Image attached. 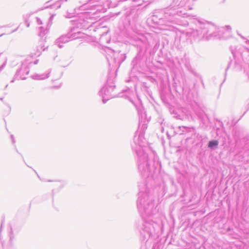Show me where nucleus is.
Wrapping results in <instances>:
<instances>
[{
    "label": "nucleus",
    "mask_w": 249,
    "mask_h": 249,
    "mask_svg": "<svg viewBox=\"0 0 249 249\" xmlns=\"http://www.w3.org/2000/svg\"><path fill=\"white\" fill-rule=\"evenodd\" d=\"M2 223H1V227H2Z\"/></svg>",
    "instance_id": "e433bc0d"
},
{
    "label": "nucleus",
    "mask_w": 249,
    "mask_h": 249,
    "mask_svg": "<svg viewBox=\"0 0 249 249\" xmlns=\"http://www.w3.org/2000/svg\"><path fill=\"white\" fill-rule=\"evenodd\" d=\"M10 230H11V232H10V233L9 234V240H10V242H11L13 238V231H12L11 228Z\"/></svg>",
    "instance_id": "412c9836"
},
{
    "label": "nucleus",
    "mask_w": 249,
    "mask_h": 249,
    "mask_svg": "<svg viewBox=\"0 0 249 249\" xmlns=\"http://www.w3.org/2000/svg\"><path fill=\"white\" fill-rule=\"evenodd\" d=\"M190 16L182 5L174 1L169 7L153 15L152 20L160 30H172L175 25H188V22L183 19Z\"/></svg>",
    "instance_id": "f03ea898"
},
{
    "label": "nucleus",
    "mask_w": 249,
    "mask_h": 249,
    "mask_svg": "<svg viewBox=\"0 0 249 249\" xmlns=\"http://www.w3.org/2000/svg\"><path fill=\"white\" fill-rule=\"evenodd\" d=\"M39 29H40V33H39L40 36H43L48 32V31L47 30L44 29V28L42 27H40L39 28Z\"/></svg>",
    "instance_id": "f3484780"
},
{
    "label": "nucleus",
    "mask_w": 249,
    "mask_h": 249,
    "mask_svg": "<svg viewBox=\"0 0 249 249\" xmlns=\"http://www.w3.org/2000/svg\"><path fill=\"white\" fill-rule=\"evenodd\" d=\"M93 7V1L89 0L88 2L80 6V9L81 10H92Z\"/></svg>",
    "instance_id": "9b49d317"
},
{
    "label": "nucleus",
    "mask_w": 249,
    "mask_h": 249,
    "mask_svg": "<svg viewBox=\"0 0 249 249\" xmlns=\"http://www.w3.org/2000/svg\"><path fill=\"white\" fill-rule=\"evenodd\" d=\"M201 83H202V84L203 86H204V83H203V82L202 80H201Z\"/></svg>",
    "instance_id": "72a5a7b5"
},
{
    "label": "nucleus",
    "mask_w": 249,
    "mask_h": 249,
    "mask_svg": "<svg viewBox=\"0 0 249 249\" xmlns=\"http://www.w3.org/2000/svg\"><path fill=\"white\" fill-rule=\"evenodd\" d=\"M174 117H176V118H177V119H178L183 120L182 118H180V115L175 116Z\"/></svg>",
    "instance_id": "cd10ccee"
},
{
    "label": "nucleus",
    "mask_w": 249,
    "mask_h": 249,
    "mask_svg": "<svg viewBox=\"0 0 249 249\" xmlns=\"http://www.w3.org/2000/svg\"><path fill=\"white\" fill-rule=\"evenodd\" d=\"M145 47V51H146L150 48L151 47V45H150V43L147 41V42L145 44V47Z\"/></svg>",
    "instance_id": "a211bd4d"
},
{
    "label": "nucleus",
    "mask_w": 249,
    "mask_h": 249,
    "mask_svg": "<svg viewBox=\"0 0 249 249\" xmlns=\"http://www.w3.org/2000/svg\"><path fill=\"white\" fill-rule=\"evenodd\" d=\"M7 59L6 58L4 62L3 63L2 65L0 67V71H1L6 66L7 63Z\"/></svg>",
    "instance_id": "6ab92c4d"
},
{
    "label": "nucleus",
    "mask_w": 249,
    "mask_h": 249,
    "mask_svg": "<svg viewBox=\"0 0 249 249\" xmlns=\"http://www.w3.org/2000/svg\"><path fill=\"white\" fill-rule=\"evenodd\" d=\"M1 27H0V28H1Z\"/></svg>",
    "instance_id": "4c0bfd02"
},
{
    "label": "nucleus",
    "mask_w": 249,
    "mask_h": 249,
    "mask_svg": "<svg viewBox=\"0 0 249 249\" xmlns=\"http://www.w3.org/2000/svg\"><path fill=\"white\" fill-rule=\"evenodd\" d=\"M50 71L42 74H36L32 76V78L35 80H43L49 77Z\"/></svg>",
    "instance_id": "f8f14e48"
},
{
    "label": "nucleus",
    "mask_w": 249,
    "mask_h": 249,
    "mask_svg": "<svg viewBox=\"0 0 249 249\" xmlns=\"http://www.w3.org/2000/svg\"><path fill=\"white\" fill-rule=\"evenodd\" d=\"M25 24L27 27H29L30 26V23H29V22H28V21L27 20H25Z\"/></svg>",
    "instance_id": "a878e982"
},
{
    "label": "nucleus",
    "mask_w": 249,
    "mask_h": 249,
    "mask_svg": "<svg viewBox=\"0 0 249 249\" xmlns=\"http://www.w3.org/2000/svg\"><path fill=\"white\" fill-rule=\"evenodd\" d=\"M32 61L30 59L24 60L21 64V68L18 70L15 74V78L21 80L25 79L26 78V75L29 73V67Z\"/></svg>",
    "instance_id": "423d86ee"
},
{
    "label": "nucleus",
    "mask_w": 249,
    "mask_h": 249,
    "mask_svg": "<svg viewBox=\"0 0 249 249\" xmlns=\"http://www.w3.org/2000/svg\"><path fill=\"white\" fill-rule=\"evenodd\" d=\"M231 51L235 60V65L241 66L242 61L249 64V50L243 46H231Z\"/></svg>",
    "instance_id": "39448f33"
},
{
    "label": "nucleus",
    "mask_w": 249,
    "mask_h": 249,
    "mask_svg": "<svg viewBox=\"0 0 249 249\" xmlns=\"http://www.w3.org/2000/svg\"><path fill=\"white\" fill-rule=\"evenodd\" d=\"M37 63H38V60H36V61H34V64H35V65H36V64H37Z\"/></svg>",
    "instance_id": "c756f323"
},
{
    "label": "nucleus",
    "mask_w": 249,
    "mask_h": 249,
    "mask_svg": "<svg viewBox=\"0 0 249 249\" xmlns=\"http://www.w3.org/2000/svg\"><path fill=\"white\" fill-rule=\"evenodd\" d=\"M45 50L44 45V42L42 40L39 41L38 45L36 47V52L35 53V55L38 56L40 55L41 52L44 51Z\"/></svg>",
    "instance_id": "9d476101"
},
{
    "label": "nucleus",
    "mask_w": 249,
    "mask_h": 249,
    "mask_svg": "<svg viewBox=\"0 0 249 249\" xmlns=\"http://www.w3.org/2000/svg\"><path fill=\"white\" fill-rule=\"evenodd\" d=\"M16 79L15 78V77L14 78V79L13 80H12L11 81V83H14V81H15V80H16ZM17 80H19V79H17Z\"/></svg>",
    "instance_id": "c85d7f7f"
},
{
    "label": "nucleus",
    "mask_w": 249,
    "mask_h": 249,
    "mask_svg": "<svg viewBox=\"0 0 249 249\" xmlns=\"http://www.w3.org/2000/svg\"><path fill=\"white\" fill-rule=\"evenodd\" d=\"M3 35V34H1L0 35V37L2 36Z\"/></svg>",
    "instance_id": "f704fd0d"
},
{
    "label": "nucleus",
    "mask_w": 249,
    "mask_h": 249,
    "mask_svg": "<svg viewBox=\"0 0 249 249\" xmlns=\"http://www.w3.org/2000/svg\"><path fill=\"white\" fill-rule=\"evenodd\" d=\"M94 10L95 9V5L94 6Z\"/></svg>",
    "instance_id": "c9c22d12"
},
{
    "label": "nucleus",
    "mask_w": 249,
    "mask_h": 249,
    "mask_svg": "<svg viewBox=\"0 0 249 249\" xmlns=\"http://www.w3.org/2000/svg\"><path fill=\"white\" fill-rule=\"evenodd\" d=\"M193 23L196 27L192 28V31L188 32L187 34L195 37L203 38L209 36H216L218 35L219 28L214 24L208 22H202L199 19L194 18Z\"/></svg>",
    "instance_id": "7ed1b4c3"
},
{
    "label": "nucleus",
    "mask_w": 249,
    "mask_h": 249,
    "mask_svg": "<svg viewBox=\"0 0 249 249\" xmlns=\"http://www.w3.org/2000/svg\"><path fill=\"white\" fill-rule=\"evenodd\" d=\"M36 22L38 24H42L41 20L38 18H36Z\"/></svg>",
    "instance_id": "4be33fe9"
},
{
    "label": "nucleus",
    "mask_w": 249,
    "mask_h": 249,
    "mask_svg": "<svg viewBox=\"0 0 249 249\" xmlns=\"http://www.w3.org/2000/svg\"><path fill=\"white\" fill-rule=\"evenodd\" d=\"M85 17L87 19H92L93 18V13L91 12H86Z\"/></svg>",
    "instance_id": "2eb2a0df"
},
{
    "label": "nucleus",
    "mask_w": 249,
    "mask_h": 249,
    "mask_svg": "<svg viewBox=\"0 0 249 249\" xmlns=\"http://www.w3.org/2000/svg\"><path fill=\"white\" fill-rule=\"evenodd\" d=\"M107 32H104V33H103L101 35V40H100V42L101 43H102V40L103 39V38L107 35Z\"/></svg>",
    "instance_id": "aec40b11"
},
{
    "label": "nucleus",
    "mask_w": 249,
    "mask_h": 249,
    "mask_svg": "<svg viewBox=\"0 0 249 249\" xmlns=\"http://www.w3.org/2000/svg\"><path fill=\"white\" fill-rule=\"evenodd\" d=\"M178 129L181 132L180 134L182 135L186 133H190L191 135L195 133L196 130L195 127H188L185 126H178Z\"/></svg>",
    "instance_id": "1a4fd4ad"
},
{
    "label": "nucleus",
    "mask_w": 249,
    "mask_h": 249,
    "mask_svg": "<svg viewBox=\"0 0 249 249\" xmlns=\"http://www.w3.org/2000/svg\"><path fill=\"white\" fill-rule=\"evenodd\" d=\"M81 33L78 32L77 33H73L71 35L68 34L67 35L62 36L56 40L55 44L57 45L59 48H61L63 45L61 43H65L68 42L70 38L71 39H75L80 37L79 35H80Z\"/></svg>",
    "instance_id": "0eeeda50"
},
{
    "label": "nucleus",
    "mask_w": 249,
    "mask_h": 249,
    "mask_svg": "<svg viewBox=\"0 0 249 249\" xmlns=\"http://www.w3.org/2000/svg\"><path fill=\"white\" fill-rule=\"evenodd\" d=\"M93 22L90 23L89 26L85 30L84 34L87 35L89 37V39H87L88 42H92L93 40V37L91 36L92 33H89V31H91V29L92 28Z\"/></svg>",
    "instance_id": "ddd939ff"
},
{
    "label": "nucleus",
    "mask_w": 249,
    "mask_h": 249,
    "mask_svg": "<svg viewBox=\"0 0 249 249\" xmlns=\"http://www.w3.org/2000/svg\"><path fill=\"white\" fill-rule=\"evenodd\" d=\"M103 29V27H100V28H97V30H94V32H98L99 33H100L101 30H102Z\"/></svg>",
    "instance_id": "5701e85b"
},
{
    "label": "nucleus",
    "mask_w": 249,
    "mask_h": 249,
    "mask_svg": "<svg viewBox=\"0 0 249 249\" xmlns=\"http://www.w3.org/2000/svg\"><path fill=\"white\" fill-rule=\"evenodd\" d=\"M11 140H12V143H15V140L14 137V136L13 135H11Z\"/></svg>",
    "instance_id": "b1692460"
},
{
    "label": "nucleus",
    "mask_w": 249,
    "mask_h": 249,
    "mask_svg": "<svg viewBox=\"0 0 249 249\" xmlns=\"http://www.w3.org/2000/svg\"><path fill=\"white\" fill-rule=\"evenodd\" d=\"M218 141L217 140L210 141L208 144V147L210 149H215L218 145Z\"/></svg>",
    "instance_id": "4468645a"
},
{
    "label": "nucleus",
    "mask_w": 249,
    "mask_h": 249,
    "mask_svg": "<svg viewBox=\"0 0 249 249\" xmlns=\"http://www.w3.org/2000/svg\"><path fill=\"white\" fill-rule=\"evenodd\" d=\"M231 61L229 63V64H228V67H227L226 69V72L228 70V69L229 68L231 64ZM225 74H226V73H225Z\"/></svg>",
    "instance_id": "bb28decb"
},
{
    "label": "nucleus",
    "mask_w": 249,
    "mask_h": 249,
    "mask_svg": "<svg viewBox=\"0 0 249 249\" xmlns=\"http://www.w3.org/2000/svg\"><path fill=\"white\" fill-rule=\"evenodd\" d=\"M108 53H113V55L111 56L109 54H108V56H107V59L108 60V64L109 66H111V63L110 60L109 59V57H110V60L111 61L113 60L112 62V67H119L122 62L123 61L121 60L120 58H119L118 55H119V52H115L113 50L109 49L108 48H107Z\"/></svg>",
    "instance_id": "6e6552de"
},
{
    "label": "nucleus",
    "mask_w": 249,
    "mask_h": 249,
    "mask_svg": "<svg viewBox=\"0 0 249 249\" xmlns=\"http://www.w3.org/2000/svg\"><path fill=\"white\" fill-rule=\"evenodd\" d=\"M110 74L109 73L106 85L99 92V95L102 96L104 104H105L109 99L122 96L121 93L118 94L116 93V86L114 83V78L111 77ZM113 74L114 73H112V77H113Z\"/></svg>",
    "instance_id": "20e7f679"
},
{
    "label": "nucleus",
    "mask_w": 249,
    "mask_h": 249,
    "mask_svg": "<svg viewBox=\"0 0 249 249\" xmlns=\"http://www.w3.org/2000/svg\"><path fill=\"white\" fill-rule=\"evenodd\" d=\"M53 18V16H52L50 18V20H52V19Z\"/></svg>",
    "instance_id": "2f4dec72"
},
{
    "label": "nucleus",
    "mask_w": 249,
    "mask_h": 249,
    "mask_svg": "<svg viewBox=\"0 0 249 249\" xmlns=\"http://www.w3.org/2000/svg\"><path fill=\"white\" fill-rule=\"evenodd\" d=\"M128 89H125V90H122V91H123V92H126Z\"/></svg>",
    "instance_id": "7c9ffc66"
},
{
    "label": "nucleus",
    "mask_w": 249,
    "mask_h": 249,
    "mask_svg": "<svg viewBox=\"0 0 249 249\" xmlns=\"http://www.w3.org/2000/svg\"><path fill=\"white\" fill-rule=\"evenodd\" d=\"M185 67L186 68H187V69L189 71H190L191 72H192V73H193L194 74H195V72L194 71V70L192 68L190 64H189V63H186L185 64Z\"/></svg>",
    "instance_id": "dca6fc26"
},
{
    "label": "nucleus",
    "mask_w": 249,
    "mask_h": 249,
    "mask_svg": "<svg viewBox=\"0 0 249 249\" xmlns=\"http://www.w3.org/2000/svg\"><path fill=\"white\" fill-rule=\"evenodd\" d=\"M143 138L135 136L132 149L136 154V162L139 172L146 179L145 182L138 185L139 192L137 201L139 212L143 219L137 228L144 239L154 237L159 233L162 225L161 213L155 204L154 196L150 189L157 178L161 163L154 151L144 145Z\"/></svg>",
    "instance_id": "f257e3e1"
},
{
    "label": "nucleus",
    "mask_w": 249,
    "mask_h": 249,
    "mask_svg": "<svg viewBox=\"0 0 249 249\" xmlns=\"http://www.w3.org/2000/svg\"><path fill=\"white\" fill-rule=\"evenodd\" d=\"M17 30V29H15V30H13L11 33H14V32H15V31H16Z\"/></svg>",
    "instance_id": "473e14b6"
},
{
    "label": "nucleus",
    "mask_w": 249,
    "mask_h": 249,
    "mask_svg": "<svg viewBox=\"0 0 249 249\" xmlns=\"http://www.w3.org/2000/svg\"><path fill=\"white\" fill-rule=\"evenodd\" d=\"M225 28H226L227 30H231V27L230 25H226L225 26Z\"/></svg>",
    "instance_id": "393cba45"
}]
</instances>
